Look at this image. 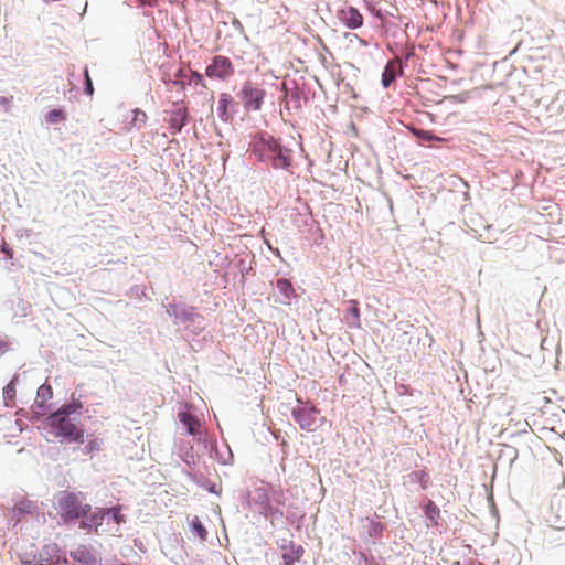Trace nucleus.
<instances>
[{
    "mask_svg": "<svg viewBox=\"0 0 565 565\" xmlns=\"http://www.w3.org/2000/svg\"><path fill=\"white\" fill-rule=\"evenodd\" d=\"M82 408L81 403L66 404L46 418L47 426L52 434L68 443L83 444L85 441V431L73 417Z\"/></svg>",
    "mask_w": 565,
    "mask_h": 565,
    "instance_id": "nucleus-1",
    "label": "nucleus"
},
{
    "mask_svg": "<svg viewBox=\"0 0 565 565\" xmlns=\"http://www.w3.org/2000/svg\"><path fill=\"white\" fill-rule=\"evenodd\" d=\"M347 303L348 308L344 316L347 323L349 327L359 328L361 326L359 302L351 299Z\"/></svg>",
    "mask_w": 565,
    "mask_h": 565,
    "instance_id": "nucleus-10",
    "label": "nucleus"
},
{
    "mask_svg": "<svg viewBox=\"0 0 565 565\" xmlns=\"http://www.w3.org/2000/svg\"><path fill=\"white\" fill-rule=\"evenodd\" d=\"M45 118L49 124H56L65 119V114L62 109H53L46 114Z\"/></svg>",
    "mask_w": 565,
    "mask_h": 565,
    "instance_id": "nucleus-22",
    "label": "nucleus"
},
{
    "mask_svg": "<svg viewBox=\"0 0 565 565\" xmlns=\"http://www.w3.org/2000/svg\"><path fill=\"white\" fill-rule=\"evenodd\" d=\"M303 547L298 546H291L289 552H285L282 554V559L285 565H295L296 562H299L300 558L303 555Z\"/></svg>",
    "mask_w": 565,
    "mask_h": 565,
    "instance_id": "nucleus-14",
    "label": "nucleus"
},
{
    "mask_svg": "<svg viewBox=\"0 0 565 565\" xmlns=\"http://www.w3.org/2000/svg\"><path fill=\"white\" fill-rule=\"evenodd\" d=\"M277 289L279 292L288 300L296 298V291L291 285V282L286 278H280L276 282Z\"/></svg>",
    "mask_w": 565,
    "mask_h": 565,
    "instance_id": "nucleus-16",
    "label": "nucleus"
},
{
    "mask_svg": "<svg viewBox=\"0 0 565 565\" xmlns=\"http://www.w3.org/2000/svg\"><path fill=\"white\" fill-rule=\"evenodd\" d=\"M235 73V67L231 60L223 55H216L206 66L205 74L211 79L226 82Z\"/></svg>",
    "mask_w": 565,
    "mask_h": 565,
    "instance_id": "nucleus-5",
    "label": "nucleus"
},
{
    "mask_svg": "<svg viewBox=\"0 0 565 565\" xmlns=\"http://www.w3.org/2000/svg\"><path fill=\"white\" fill-rule=\"evenodd\" d=\"M398 68L399 63L397 61H390L386 64L382 74V84L384 87H388L394 82Z\"/></svg>",
    "mask_w": 565,
    "mask_h": 565,
    "instance_id": "nucleus-12",
    "label": "nucleus"
},
{
    "mask_svg": "<svg viewBox=\"0 0 565 565\" xmlns=\"http://www.w3.org/2000/svg\"><path fill=\"white\" fill-rule=\"evenodd\" d=\"M180 422L186 427V430L191 435L196 434V428L200 425L199 420L195 416L189 414V413H180L179 414Z\"/></svg>",
    "mask_w": 565,
    "mask_h": 565,
    "instance_id": "nucleus-15",
    "label": "nucleus"
},
{
    "mask_svg": "<svg viewBox=\"0 0 565 565\" xmlns=\"http://www.w3.org/2000/svg\"><path fill=\"white\" fill-rule=\"evenodd\" d=\"M100 440L98 439H92L87 443L85 449L87 452L98 451L100 449Z\"/></svg>",
    "mask_w": 565,
    "mask_h": 565,
    "instance_id": "nucleus-24",
    "label": "nucleus"
},
{
    "mask_svg": "<svg viewBox=\"0 0 565 565\" xmlns=\"http://www.w3.org/2000/svg\"><path fill=\"white\" fill-rule=\"evenodd\" d=\"M18 380V375H14L13 379L3 387V401L7 407H13L15 405V383Z\"/></svg>",
    "mask_w": 565,
    "mask_h": 565,
    "instance_id": "nucleus-13",
    "label": "nucleus"
},
{
    "mask_svg": "<svg viewBox=\"0 0 565 565\" xmlns=\"http://www.w3.org/2000/svg\"><path fill=\"white\" fill-rule=\"evenodd\" d=\"M0 248H1V250H2V252H3V253H4L9 258H12V256H13V252H12V249H11V248H9V247L7 246V244H6L4 242H3V244H2V246H1Z\"/></svg>",
    "mask_w": 565,
    "mask_h": 565,
    "instance_id": "nucleus-27",
    "label": "nucleus"
},
{
    "mask_svg": "<svg viewBox=\"0 0 565 565\" xmlns=\"http://www.w3.org/2000/svg\"><path fill=\"white\" fill-rule=\"evenodd\" d=\"M340 19L349 29H358L363 24L362 14L354 7H349L348 9L342 10L340 13Z\"/></svg>",
    "mask_w": 565,
    "mask_h": 565,
    "instance_id": "nucleus-9",
    "label": "nucleus"
},
{
    "mask_svg": "<svg viewBox=\"0 0 565 565\" xmlns=\"http://www.w3.org/2000/svg\"><path fill=\"white\" fill-rule=\"evenodd\" d=\"M191 532L198 536L201 541H205L207 537V531L202 524L201 520L195 516L190 522Z\"/></svg>",
    "mask_w": 565,
    "mask_h": 565,
    "instance_id": "nucleus-18",
    "label": "nucleus"
},
{
    "mask_svg": "<svg viewBox=\"0 0 565 565\" xmlns=\"http://www.w3.org/2000/svg\"><path fill=\"white\" fill-rule=\"evenodd\" d=\"M319 411L316 407H299L294 408L292 417L298 423V425L308 431H313L317 429V416Z\"/></svg>",
    "mask_w": 565,
    "mask_h": 565,
    "instance_id": "nucleus-6",
    "label": "nucleus"
},
{
    "mask_svg": "<svg viewBox=\"0 0 565 565\" xmlns=\"http://www.w3.org/2000/svg\"><path fill=\"white\" fill-rule=\"evenodd\" d=\"M143 4H151L153 0H140Z\"/></svg>",
    "mask_w": 565,
    "mask_h": 565,
    "instance_id": "nucleus-29",
    "label": "nucleus"
},
{
    "mask_svg": "<svg viewBox=\"0 0 565 565\" xmlns=\"http://www.w3.org/2000/svg\"><path fill=\"white\" fill-rule=\"evenodd\" d=\"M57 510L64 520H75L85 516L90 507L84 503L82 499L71 492H63L57 497Z\"/></svg>",
    "mask_w": 565,
    "mask_h": 565,
    "instance_id": "nucleus-3",
    "label": "nucleus"
},
{
    "mask_svg": "<svg viewBox=\"0 0 565 565\" xmlns=\"http://www.w3.org/2000/svg\"><path fill=\"white\" fill-rule=\"evenodd\" d=\"M424 510L426 518L433 523V525H438V520L440 519L439 508L433 501H428Z\"/></svg>",
    "mask_w": 565,
    "mask_h": 565,
    "instance_id": "nucleus-17",
    "label": "nucleus"
},
{
    "mask_svg": "<svg viewBox=\"0 0 565 565\" xmlns=\"http://www.w3.org/2000/svg\"><path fill=\"white\" fill-rule=\"evenodd\" d=\"M52 387L50 385L43 384L38 388L36 403L40 406H43L52 397Z\"/></svg>",
    "mask_w": 565,
    "mask_h": 565,
    "instance_id": "nucleus-19",
    "label": "nucleus"
},
{
    "mask_svg": "<svg viewBox=\"0 0 565 565\" xmlns=\"http://www.w3.org/2000/svg\"><path fill=\"white\" fill-rule=\"evenodd\" d=\"M147 114L143 110L135 109L134 110V118H132V126H136L137 128H141L147 122Z\"/></svg>",
    "mask_w": 565,
    "mask_h": 565,
    "instance_id": "nucleus-21",
    "label": "nucleus"
},
{
    "mask_svg": "<svg viewBox=\"0 0 565 565\" xmlns=\"http://www.w3.org/2000/svg\"><path fill=\"white\" fill-rule=\"evenodd\" d=\"M106 515H111L114 522L119 525L126 522L125 515L120 513V507H114L110 509H100L92 518V526H95V532L99 533L98 527L102 525V520Z\"/></svg>",
    "mask_w": 565,
    "mask_h": 565,
    "instance_id": "nucleus-7",
    "label": "nucleus"
},
{
    "mask_svg": "<svg viewBox=\"0 0 565 565\" xmlns=\"http://www.w3.org/2000/svg\"><path fill=\"white\" fill-rule=\"evenodd\" d=\"M85 78H86V88H85V92L88 94V95H92L93 92H94V88H93V83H92V79L88 75V71L85 70Z\"/></svg>",
    "mask_w": 565,
    "mask_h": 565,
    "instance_id": "nucleus-26",
    "label": "nucleus"
},
{
    "mask_svg": "<svg viewBox=\"0 0 565 565\" xmlns=\"http://www.w3.org/2000/svg\"><path fill=\"white\" fill-rule=\"evenodd\" d=\"M412 132L422 140H440V138L434 136L430 131L412 128Z\"/></svg>",
    "mask_w": 565,
    "mask_h": 565,
    "instance_id": "nucleus-23",
    "label": "nucleus"
},
{
    "mask_svg": "<svg viewBox=\"0 0 565 565\" xmlns=\"http://www.w3.org/2000/svg\"><path fill=\"white\" fill-rule=\"evenodd\" d=\"M188 121V109L180 105L174 104V109L171 111L169 118V127L172 130V134H177L181 131V129L185 126Z\"/></svg>",
    "mask_w": 565,
    "mask_h": 565,
    "instance_id": "nucleus-8",
    "label": "nucleus"
},
{
    "mask_svg": "<svg viewBox=\"0 0 565 565\" xmlns=\"http://www.w3.org/2000/svg\"><path fill=\"white\" fill-rule=\"evenodd\" d=\"M418 475H419V480L422 482V488L425 489L426 484L424 483V481L427 478V475L424 471H420Z\"/></svg>",
    "mask_w": 565,
    "mask_h": 565,
    "instance_id": "nucleus-28",
    "label": "nucleus"
},
{
    "mask_svg": "<svg viewBox=\"0 0 565 565\" xmlns=\"http://www.w3.org/2000/svg\"><path fill=\"white\" fill-rule=\"evenodd\" d=\"M233 98L228 93H222L218 100V116L223 121L232 119V115L228 111V107L232 105Z\"/></svg>",
    "mask_w": 565,
    "mask_h": 565,
    "instance_id": "nucleus-11",
    "label": "nucleus"
},
{
    "mask_svg": "<svg viewBox=\"0 0 565 565\" xmlns=\"http://www.w3.org/2000/svg\"><path fill=\"white\" fill-rule=\"evenodd\" d=\"M184 77H185V72L183 68H179L174 75H173V78L170 79V82L180 87L182 90L185 89L188 83L184 81Z\"/></svg>",
    "mask_w": 565,
    "mask_h": 565,
    "instance_id": "nucleus-20",
    "label": "nucleus"
},
{
    "mask_svg": "<svg viewBox=\"0 0 565 565\" xmlns=\"http://www.w3.org/2000/svg\"><path fill=\"white\" fill-rule=\"evenodd\" d=\"M249 147L252 153L260 161H270L275 169H288L291 166L290 150L284 149L273 136L266 132L255 135Z\"/></svg>",
    "mask_w": 565,
    "mask_h": 565,
    "instance_id": "nucleus-2",
    "label": "nucleus"
},
{
    "mask_svg": "<svg viewBox=\"0 0 565 565\" xmlns=\"http://www.w3.org/2000/svg\"><path fill=\"white\" fill-rule=\"evenodd\" d=\"M191 81H193L196 85H202L203 87H206L202 74H200L196 71L191 72Z\"/></svg>",
    "mask_w": 565,
    "mask_h": 565,
    "instance_id": "nucleus-25",
    "label": "nucleus"
},
{
    "mask_svg": "<svg viewBox=\"0 0 565 565\" xmlns=\"http://www.w3.org/2000/svg\"><path fill=\"white\" fill-rule=\"evenodd\" d=\"M266 92L252 81H246L237 93L244 108L247 111H257L262 108Z\"/></svg>",
    "mask_w": 565,
    "mask_h": 565,
    "instance_id": "nucleus-4",
    "label": "nucleus"
}]
</instances>
